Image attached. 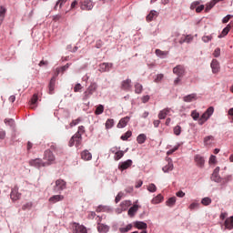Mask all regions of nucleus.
<instances>
[{"mask_svg": "<svg viewBox=\"0 0 233 233\" xmlns=\"http://www.w3.org/2000/svg\"><path fill=\"white\" fill-rule=\"evenodd\" d=\"M161 201H163V196L157 195L156 198H154L151 200V203H152V205H159V203H161Z\"/></svg>", "mask_w": 233, "mask_h": 233, "instance_id": "32", "label": "nucleus"}, {"mask_svg": "<svg viewBox=\"0 0 233 233\" xmlns=\"http://www.w3.org/2000/svg\"><path fill=\"white\" fill-rule=\"evenodd\" d=\"M212 181H215L216 183L221 182V177H219V173H213L211 176Z\"/></svg>", "mask_w": 233, "mask_h": 233, "instance_id": "38", "label": "nucleus"}, {"mask_svg": "<svg viewBox=\"0 0 233 233\" xmlns=\"http://www.w3.org/2000/svg\"><path fill=\"white\" fill-rule=\"evenodd\" d=\"M147 190L148 192H156V190H157V187L155 184H149V186L147 187Z\"/></svg>", "mask_w": 233, "mask_h": 233, "instance_id": "48", "label": "nucleus"}, {"mask_svg": "<svg viewBox=\"0 0 233 233\" xmlns=\"http://www.w3.org/2000/svg\"><path fill=\"white\" fill-rule=\"evenodd\" d=\"M129 137H132V131L126 132L124 135L121 136L120 139H122V141H127Z\"/></svg>", "mask_w": 233, "mask_h": 233, "instance_id": "40", "label": "nucleus"}, {"mask_svg": "<svg viewBox=\"0 0 233 233\" xmlns=\"http://www.w3.org/2000/svg\"><path fill=\"white\" fill-rule=\"evenodd\" d=\"M56 87V76H53L49 82V94H54V88Z\"/></svg>", "mask_w": 233, "mask_h": 233, "instance_id": "29", "label": "nucleus"}, {"mask_svg": "<svg viewBox=\"0 0 233 233\" xmlns=\"http://www.w3.org/2000/svg\"><path fill=\"white\" fill-rule=\"evenodd\" d=\"M154 17H157V11H151L147 15V21H153Z\"/></svg>", "mask_w": 233, "mask_h": 233, "instance_id": "34", "label": "nucleus"}, {"mask_svg": "<svg viewBox=\"0 0 233 233\" xmlns=\"http://www.w3.org/2000/svg\"><path fill=\"white\" fill-rule=\"evenodd\" d=\"M173 74H175L178 77H183V76H185V66L182 65L175 66L173 68Z\"/></svg>", "mask_w": 233, "mask_h": 233, "instance_id": "7", "label": "nucleus"}, {"mask_svg": "<svg viewBox=\"0 0 233 233\" xmlns=\"http://www.w3.org/2000/svg\"><path fill=\"white\" fill-rule=\"evenodd\" d=\"M133 163L134 162L132 161V159H127L118 165V170L123 172V170H127V169L130 168V167H132Z\"/></svg>", "mask_w": 233, "mask_h": 233, "instance_id": "8", "label": "nucleus"}, {"mask_svg": "<svg viewBox=\"0 0 233 233\" xmlns=\"http://www.w3.org/2000/svg\"><path fill=\"white\" fill-rule=\"evenodd\" d=\"M203 10H205V5H198V6H197V8H196L197 14H200V12H203Z\"/></svg>", "mask_w": 233, "mask_h": 233, "instance_id": "57", "label": "nucleus"}, {"mask_svg": "<svg viewBox=\"0 0 233 233\" xmlns=\"http://www.w3.org/2000/svg\"><path fill=\"white\" fill-rule=\"evenodd\" d=\"M85 133V127L83 126L78 127V131L76 134H80V136L83 137V134Z\"/></svg>", "mask_w": 233, "mask_h": 233, "instance_id": "58", "label": "nucleus"}, {"mask_svg": "<svg viewBox=\"0 0 233 233\" xmlns=\"http://www.w3.org/2000/svg\"><path fill=\"white\" fill-rule=\"evenodd\" d=\"M114 127V119H107L106 122V128H112Z\"/></svg>", "mask_w": 233, "mask_h": 233, "instance_id": "47", "label": "nucleus"}, {"mask_svg": "<svg viewBox=\"0 0 233 233\" xmlns=\"http://www.w3.org/2000/svg\"><path fill=\"white\" fill-rule=\"evenodd\" d=\"M196 99H198V95L196 94H190L183 97L185 103H192V101H196Z\"/></svg>", "mask_w": 233, "mask_h": 233, "instance_id": "22", "label": "nucleus"}, {"mask_svg": "<svg viewBox=\"0 0 233 233\" xmlns=\"http://www.w3.org/2000/svg\"><path fill=\"white\" fill-rule=\"evenodd\" d=\"M232 15H226L223 19H222V23L226 24L228 23V21H230V19H232Z\"/></svg>", "mask_w": 233, "mask_h": 233, "instance_id": "53", "label": "nucleus"}, {"mask_svg": "<svg viewBox=\"0 0 233 233\" xmlns=\"http://www.w3.org/2000/svg\"><path fill=\"white\" fill-rule=\"evenodd\" d=\"M202 41H204V43H208V41H212V36L211 35L203 36Z\"/></svg>", "mask_w": 233, "mask_h": 233, "instance_id": "59", "label": "nucleus"}, {"mask_svg": "<svg viewBox=\"0 0 233 233\" xmlns=\"http://www.w3.org/2000/svg\"><path fill=\"white\" fill-rule=\"evenodd\" d=\"M66 188V181L61 178L56 180L55 187H54L55 192H63V190H65Z\"/></svg>", "mask_w": 233, "mask_h": 233, "instance_id": "3", "label": "nucleus"}, {"mask_svg": "<svg viewBox=\"0 0 233 233\" xmlns=\"http://www.w3.org/2000/svg\"><path fill=\"white\" fill-rule=\"evenodd\" d=\"M162 170L165 173L172 172V170H174V163L172 162V158H167V165H166Z\"/></svg>", "mask_w": 233, "mask_h": 233, "instance_id": "13", "label": "nucleus"}, {"mask_svg": "<svg viewBox=\"0 0 233 233\" xmlns=\"http://www.w3.org/2000/svg\"><path fill=\"white\" fill-rule=\"evenodd\" d=\"M219 62L217 59H213L211 62V69L213 74L219 73L220 70Z\"/></svg>", "mask_w": 233, "mask_h": 233, "instance_id": "15", "label": "nucleus"}, {"mask_svg": "<svg viewBox=\"0 0 233 233\" xmlns=\"http://www.w3.org/2000/svg\"><path fill=\"white\" fill-rule=\"evenodd\" d=\"M191 117H193L194 121H198V119H199V113L197 111H192Z\"/></svg>", "mask_w": 233, "mask_h": 233, "instance_id": "50", "label": "nucleus"}, {"mask_svg": "<svg viewBox=\"0 0 233 233\" xmlns=\"http://www.w3.org/2000/svg\"><path fill=\"white\" fill-rule=\"evenodd\" d=\"M77 5H79V2L77 0H75L71 4V10H74V8H76Z\"/></svg>", "mask_w": 233, "mask_h": 233, "instance_id": "63", "label": "nucleus"}, {"mask_svg": "<svg viewBox=\"0 0 233 233\" xmlns=\"http://www.w3.org/2000/svg\"><path fill=\"white\" fill-rule=\"evenodd\" d=\"M79 123H81V118H76L70 123V127H76V125H79Z\"/></svg>", "mask_w": 233, "mask_h": 233, "instance_id": "52", "label": "nucleus"}, {"mask_svg": "<svg viewBox=\"0 0 233 233\" xmlns=\"http://www.w3.org/2000/svg\"><path fill=\"white\" fill-rule=\"evenodd\" d=\"M137 141L138 145H143V143H145V141H147V135H145V134L138 135L137 137Z\"/></svg>", "mask_w": 233, "mask_h": 233, "instance_id": "31", "label": "nucleus"}, {"mask_svg": "<svg viewBox=\"0 0 233 233\" xmlns=\"http://www.w3.org/2000/svg\"><path fill=\"white\" fill-rule=\"evenodd\" d=\"M103 46V40H97L96 43V48H101Z\"/></svg>", "mask_w": 233, "mask_h": 233, "instance_id": "62", "label": "nucleus"}, {"mask_svg": "<svg viewBox=\"0 0 233 233\" xmlns=\"http://www.w3.org/2000/svg\"><path fill=\"white\" fill-rule=\"evenodd\" d=\"M5 125H8L9 127H14V125H15V121L12 118H5Z\"/></svg>", "mask_w": 233, "mask_h": 233, "instance_id": "46", "label": "nucleus"}, {"mask_svg": "<svg viewBox=\"0 0 233 233\" xmlns=\"http://www.w3.org/2000/svg\"><path fill=\"white\" fill-rule=\"evenodd\" d=\"M123 156H125V151L118 150L114 156L115 161H119Z\"/></svg>", "mask_w": 233, "mask_h": 233, "instance_id": "36", "label": "nucleus"}, {"mask_svg": "<svg viewBox=\"0 0 233 233\" xmlns=\"http://www.w3.org/2000/svg\"><path fill=\"white\" fill-rule=\"evenodd\" d=\"M68 68H70V64H66V66L60 67L61 73L65 74V72H66V70H68Z\"/></svg>", "mask_w": 233, "mask_h": 233, "instance_id": "54", "label": "nucleus"}, {"mask_svg": "<svg viewBox=\"0 0 233 233\" xmlns=\"http://www.w3.org/2000/svg\"><path fill=\"white\" fill-rule=\"evenodd\" d=\"M135 227H136V228H138L139 230H147L148 225H147V223H145V222L137 221L135 223Z\"/></svg>", "mask_w": 233, "mask_h": 233, "instance_id": "26", "label": "nucleus"}, {"mask_svg": "<svg viewBox=\"0 0 233 233\" xmlns=\"http://www.w3.org/2000/svg\"><path fill=\"white\" fill-rule=\"evenodd\" d=\"M194 159H195V163H197V165L200 168H203V167L205 166V158L201 155H196L194 157Z\"/></svg>", "mask_w": 233, "mask_h": 233, "instance_id": "16", "label": "nucleus"}, {"mask_svg": "<svg viewBox=\"0 0 233 233\" xmlns=\"http://www.w3.org/2000/svg\"><path fill=\"white\" fill-rule=\"evenodd\" d=\"M141 99H142V103H148V101H150V96L148 95L144 96Z\"/></svg>", "mask_w": 233, "mask_h": 233, "instance_id": "61", "label": "nucleus"}, {"mask_svg": "<svg viewBox=\"0 0 233 233\" xmlns=\"http://www.w3.org/2000/svg\"><path fill=\"white\" fill-rule=\"evenodd\" d=\"M45 159L46 161H48L46 165H50V163H54V161H56V157L54 156V153H52V151L46 150L45 152Z\"/></svg>", "mask_w": 233, "mask_h": 233, "instance_id": "11", "label": "nucleus"}, {"mask_svg": "<svg viewBox=\"0 0 233 233\" xmlns=\"http://www.w3.org/2000/svg\"><path fill=\"white\" fill-rule=\"evenodd\" d=\"M103 112H105V106L103 105H98L95 111L96 116H101Z\"/></svg>", "mask_w": 233, "mask_h": 233, "instance_id": "33", "label": "nucleus"}, {"mask_svg": "<svg viewBox=\"0 0 233 233\" xmlns=\"http://www.w3.org/2000/svg\"><path fill=\"white\" fill-rule=\"evenodd\" d=\"M39 98L37 97V94H35L34 96H33V97L31 98V108L32 109H34V108H35V106H34V105H35V103H37V100H38Z\"/></svg>", "mask_w": 233, "mask_h": 233, "instance_id": "43", "label": "nucleus"}, {"mask_svg": "<svg viewBox=\"0 0 233 233\" xmlns=\"http://www.w3.org/2000/svg\"><path fill=\"white\" fill-rule=\"evenodd\" d=\"M63 199H65V196L55 195L49 198V203H52L54 205L55 203H58V201H63Z\"/></svg>", "mask_w": 233, "mask_h": 233, "instance_id": "18", "label": "nucleus"}, {"mask_svg": "<svg viewBox=\"0 0 233 233\" xmlns=\"http://www.w3.org/2000/svg\"><path fill=\"white\" fill-rule=\"evenodd\" d=\"M81 159L84 161H91L92 160V153L88 150H84L81 152Z\"/></svg>", "mask_w": 233, "mask_h": 233, "instance_id": "17", "label": "nucleus"}, {"mask_svg": "<svg viewBox=\"0 0 233 233\" xmlns=\"http://www.w3.org/2000/svg\"><path fill=\"white\" fill-rule=\"evenodd\" d=\"M214 136H208L204 137V145L205 147H212L214 145Z\"/></svg>", "mask_w": 233, "mask_h": 233, "instance_id": "19", "label": "nucleus"}, {"mask_svg": "<svg viewBox=\"0 0 233 233\" xmlns=\"http://www.w3.org/2000/svg\"><path fill=\"white\" fill-rule=\"evenodd\" d=\"M121 198H123V192H119L115 198L116 203H119L121 201Z\"/></svg>", "mask_w": 233, "mask_h": 233, "instance_id": "56", "label": "nucleus"}, {"mask_svg": "<svg viewBox=\"0 0 233 233\" xmlns=\"http://www.w3.org/2000/svg\"><path fill=\"white\" fill-rule=\"evenodd\" d=\"M178 149H179V146H176L174 148H172L167 152V156H172V154H174V152H176Z\"/></svg>", "mask_w": 233, "mask_h": 233, "instance_id": "51", "label": "nucleus"}, {"mask_svg": "<svg viewBox=\"0 0 233 233\" xmlns=\"http://www.w3.org/2000/svg\"><path fill=\"white\" fill-rule=\"evenodd\" d=\"M214 6H216V2L214 0H212L211 2L208 3L206 5V12H210V10H212V8H214Z\"/></svg>", "mask_w": 233, "mask_h": 233, "instance_id": "37", "label": "nucleus"}, {"mask_svg": "<svg viewBox=\"0 0 233 233\" xmlns=\"http://www.w3.org/2000/svg\"><path fill=\"white\" fill-rule=\"evenodd\" d=\"M176 197H171L167 200L166 205L167 207H174V205H176Z\"/></svg>", "mask_w": 233, "mask_h": 233, "instance_id": "35", "label": "nucleus"}, {"mask_svg": "<svg viewBox=\"0 0 233 233\" xmlns=\"http://www.w3.org/2000/svg\"><path fill=\"white\" fill-rule=\"evenodd\" d=\"M177 198H185V192L180 190V191L177 192Z\"/></svg>", "mask_w": 233, "mask_h": 233, "instance_id": "64", "label": "nucleus"}, {"mask_svg": "<svg viewBox=\"0 0 233 233\" xmlns=\"http://www.w3.org/2000/svg\"><path fill=\"white\" fill-rule=\"evenodd\" d=\"M155 54L157 56V57H161L163 59L168 56V51H161V49H156Z\"/></svg>", "mask_w": 233, "mask_h": 233, "instance_id": "28", "label": "nucleus"}, {"mask_svg": "<svg viewBox=\"0 0 233 233\" xmlns=\"http://www.w3.org/2000/svg\"><path fill=\"white\" fill-rule=\"evenodd\" d=\"M209 164L210 165L216 164V156H214V155L210 156V157H209Z\"/></svg>", "mask_w": 233, "mask_h": 233, "instance_id": "60", "label": "nucleus"}, {"mask_svg": "<svg viewBox=\"0 0 233 233\" xmlns=\"http://www.w3.org/2000/svg\"><path fill=\"white\" fill-rule=\"evenodd\" d=\"M214 57H219L221 56V49L219 47H217L213 52Z\"/></svg>", "mask_w": 233, "mask_h": 233, "instance_id": "49", "label": "nucleus"}, {"mask_svg": "<svg viewBox=\"0 0 233 233\" xmlns=\"http://www.w3.org/2000/svg\"><path fill=\"white\" fill-rule=\"evenodd\" d=\"M128 121H130V117L128 116L122 118L117 124V128H125L128 124Z\"/></svg>", "mask_w": 233, "mask_h": 233, "instance_id": "23", "label": "nucleus"}, {"mask_svg": "<svg viewBox=\"0 0 233 233\" xmlns=\"http://www.w3.org/2000/svg\"><path fill=\"white\" fill-rule=\"evenodd\" d=\"M131 202L128 200H125L121 202L119 208L116 209L117 214H121V212H125L130 207Z\"/></svg>", "mask_w": 233, "mask_h": 233, "instance_id": "10", "label": "nucleus"}, {"mask_svg": "<svg viewBox=\"0 0 233 233\" xmlns=\"http://www.w3.org/2000/svg\"><path fill=\"white\" fill-rule=\"evenodd\" d=\"M225 228L228 230H232L233 228V216L228 218L224 222Z\"/></svg>", "mask_w": 233, "mask_h": 233, "instance_id": "20", "label": "nucleus"}, {"mask_svg": "<svg viewBox=\"0 0 233 233\" xmlns=\"http://www.w3.org/2000/svg\"><path fill=\"white\" fill-rule=\"evenodd\" d=\"M32 207H33L32 202H27L22 206V210H30Z\"/></svg>", "mask_w": 233, "mask_h": 233, "instance_id": "45", "label": "nucleus"}, {"mask_svg": "<svg viewBox=\"0 0 233 233\" xmlns=\"http://www.w3.org/2000/svg\"><path fill=\"white\" fill-rule=\"evenodd\" d=\"M10 198L12 201H18V199H21V193H19V187L15 186L11 189Z\"/></svg>", "mask_w": 233, "mask_h": 233, "instance_id": "6", "label": "nucleus"}, {"mask_svg": "<svg viewBox=\"0 0 233 233\" xmlns=\"http://www.w3.org/2000/svg\"><path fill=\"white\" fill-rule=\"evenodd\" d=\"M75 233H88L86 228L83 225L75 224Z\"/></svg>", "mask_w": 233, "mask_h": 233, "instance_id": "21", "label": "nucleus"}, {"mask_svg": "<svg viewBox=\"0 0 233 233\" xmlns=\"http://www.w3.org/2000/svg\"><path fill=\"white\" fill-rule=\"evenodd\" d=\"M82 141L83 137L81 136V134L76 133L69 140V147H74L75 145L76 147H81Z\"/></svg>", "mask_w": 233, "mask_h": 233, "instance_id": "2", "label": "nucleus"}, {"mask_svg": "<svg viewBox=\"0 0 233 233\" xmlns=\"http://www.w3.org/2000/svg\"><path fill=\"white\" fill-rule=\"evenodd\" d=\"M137 210H139V206L134 205L133 207H131L128 209L127 214H128V216H130V218H134L136 216V212H137Z\"/></svg>", "mask_w": 233, "mask_h": 233, "instance_id": "24", "label": "nucleus"}, {"mask_svg": "<svg viewBox=\"0 0 233 233\" xmlns=\"http://www.w3.org/2000/svg\"><path fill=\"white\" fill-rule=\"evenodd\" d=\"M97 231L99 233H107L110 230V227L101 223V217H97Z\"/></svg>", "mask_w": 233, "mask_h": 233, "instance_id": "5", "label": "nucleus"}, {"mask_svg": "<svg viewBox=\"0 0 233 233\" xmlns=\"http://www.w3.org/2000/svg\"><path fill=\"white\" fill-rule=\"evenodd\" d=\"M96 90H97V83L93 82L87 87V89L85 92V94H86V96H92V94H94V92H96Z\"/></svg>", "mask_w": 233, "mask_h": 233, "instance_id": "12", "label": "nucleus"}, {"mask_svg": "<svg viewBox=\"0 0 233 233\" xmlns=\"http://www.w3.org/2000/svg\"><path fill=\"white\" fill-rule=\"evenodd\" d=\"M30 167H35V168H41V167H46V163H44L41 158H36L29 161Z\"/></svg>", "mask_w": 233, "mask_h": 233, "instance_id": "9", "label": "nucleus"}, {"mask_svg": "<svg viewBox=\"0 0 233 233\" xmlns=\"http://www.w3.org/2000/svg\"><path fill=\"white\" fill-rule=\"evenodd\" d=\"M121 88H122V90H126V91L130 90L132 88V80L127 78V79L122 81Z\"/></svg>", "mask_w": 233, "mask_h": 233, "instance_id": "14", "label": "nucleus"}, {"mask_svg": "<svg viewBox=\"0 0 233 233\" xmlns=\"http://www.w3.org/2000/svg\"><path fill=\"white\" fill-rule=\"evenodd\" d=\"M111 66H112V64H108V63H103L101 65V68H102V70H104V72H109Z\"/></svg>", "mask_w": 233, "mask_h": 233, "instance_id": "41", "label": "nucleus"}, {"mask_svg": "<svg viewBox=\"0 0 233 233\" xmlns=\"http://www.w3.org/2000/svg\"><path fill=\"white\" fill-rule=\"evenodd\" d=\"M170 114V108H165L158 113V119H165Z\"/></svg>", "mask_w": 233, "mask_h": 233, "instance_id": "25", "label": "nucleus"}, {"mask_svg": "<svg viewBox=\"0 0 233 233\" xmlns=\"http://www.w3.org/2000/svg\"><path fill=\"white\" fill-rule=\"evenodd\" d=\"M201 203H202V205H204V207H208V205H210V203H212V199L208 197H206V198H202Z\"/></svg>", "mask_w": 233, "mask_h": 233, "instance_id": "39", "label": "nucleus"}, {"mask_svg": "<svg viewBox=\"0 0 233 233\" xmlns=\"http://www.w3.org/2000/svg\"><path fill=\"white\" fill-rule=\"evenodd\" d=\"M6 16V9L5 6L0 5V26L3 25V21H5V17Z\"/></svg>", "mask_w": 233, "mask_h": 233, "instance_id": "27", "label": "nucleus"}, {"mask_svg": "<svg viewBox=\"0 0 233 233\" xmlns=\"http://www.w3.org/2000/svg\"><path fill=\"white\" fill-rule=\"evenodd\" d=\"M212 114H214V107L213 106H209L205 113H203V115L200 116L199 120H198V125H205L206 121H208V119L210 118V116H212Z\"/></svg>", "mask_w": 233, "mask_h": 233, "instance_id": "1", "label": "nucleus"}, {"mask_svg": "<svg viewBox=\"0 0 233 233\" xmlns=\"http://www.w3.org/2000/svg\"><path fill=\"white\" fill-rule=\"evenodd\" d=\"M181 126H176L174 128H173V132L175 134V136H181Z\"/></svg>", "mask_w": 233, "mask_h": 233, "instance_id": "44", "label": "nucleus"}, {"mask_svg": "<svg viewBox=\"0 0 233 233\" xmlns=\"http://www.w3.org/2000/svg\"><path fill=\"white\" fill-rule=\"evenodd\" d=\"M141 92H143V86L139 83H137L135 85V93L136 94H141Z\"/></svg>", "mask_w": 233, "mask_h": 233, "instance_id": "42", "label": "nucleus"}, {"mask_svg": "<svg viewBox=\"0 0 233 233\" xmlns=\"http://www.w3.org/2000/svg\"><path fill=\"white\" fill-rule=\"evenodd\" d=\"M230 25H228L221 32V34L218 35V38L221 39V37H225V35H228L230 32Z\"/></svg>", "mask_w": 233, "mask_h": 233, "instance_id": "30", "label": "nucleus"}, {"mask_svg": "<svg viewBox=\"0 0 233 233\" xmlns=\"http://www.w3.org/2000/svg\"><path fill=\"white\" fill-rule=\"evenodd\" d=\"M83 89V86L81 84H76L74 87V92H79Z\"/></svg>", "mask_w": 233, "mask_h": 233, "instance_id": "55", "label": "nucleus"}, {"mask_svg": "<svg viewBox=\"0 0 233 233\" xmlns=\"http://www.w3.org/2000/svg\"><path fill=\"white\" fill-rule=\"evenodd\" d=\"M80 9L85 10L86 12H89L94 8V2L92 0H83L79 3Z\"/></svg>", "mask_w": 233, "mask_h": 233, "instance_id": "4", "label": "nucleus"}]
</instances>
